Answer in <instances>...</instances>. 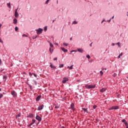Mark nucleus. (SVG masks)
Wrapping results in <instances>:
<instances>
[{
	"label": "nucleus",
	"instance_id": "nucleus-1",
	"mask_svg": "<svg viewBox=\"0 0 128 128\" xmlns=\"http://www.w3.org/2000/svg\"><path fill=\"white\" fill-rule=\"evenodd\" d=\"M85 88H86L88 90H90V88H96V84H94V85H92V84H90V85L86 84L85 86Z\"/></svg>",
	"mask_w": 128,
	"mask_h": 128
},
{
	"label": "nucleus",
	"instance_id": "nucleus-2",
	"mask_svg": "<svg viewBox=\"0 0 128 128\" xmlns=\"http://www.w3.org/2000/svg\"><path fill=\"white\" fill-rule=\"evenodd\" d=\"M35 30L37 34H42L43 30L42 28H38V29L36 30Z\"/></svg>",
	"mask_w": 128,
	"mask_h": 128
},
{
	"label": "nucleus",
	"instance_id": "nucleus-3",
	"mask_svg": "<svg viewBox=\"0 0 128 128\" xmlns=\"http://www.w3.org/2000/svg\"><path fill=\"white\" fill-rule=\"evenodd\" d=\"M11 94L13 98H16L18 96V94L16 91L13 90L11 92Z\"/></svg>",
	"mask_w": 128,
	"mask_h": 128
},
{
	"label": "nucleus",
	"instance_id": "nucleus-4",
	"mask_svg": "<svg viewBox=\"0 0 128 128\" xmlns=\"http://www.w3.org/2000/svg\"><path fill=\"white\" fill-rule=\"evenodd\" d=\"M118 108H120L118 107V106H113L112 107H110L109 108L110 110H118Z\"/></svg>",
	"mask_w": 128,
	"mask_h": 128
},
{
	"label": "nucleus",
	"instance_id": "nucleus-5",
	"mask_svg": "<svg viewBox=\"0 0 128 128\" xmlns=\"http://www.w3.org/2000/svg\"><path fill=\"white\" fill-rule=\"evenodd\" d=\"M36 119L38 120V122H42V118H40V116L38 115H36Z\"/></svg>",
	"mask_w": 128,
	"mask_h": 128
},
{
	"label": "nucleus",
	"instance_id": "nucleus-6",
	"mask_svg": "<svg viewBox=\"0 0 128 128\" xmlns=\"http://www.w3.org/2000/svg\"><path fill=\"white\" fill-rule=\"evenodd\" d=\"M34 122H36V120L35 119L32 120V122L28 126V128H30V126H32V124H34Z\"/></svg>",
	"mask_w": 128,
	"mask_h": 128
},
{
	"label": "nucleus",
	"instance_id": "nucleus-7",
	"mask_svg": "<svg viewBox=\"0 0 128 128\" xmlns=\"http://www.w3.org/2000/svg\"><path fill=\"white\" fill-rule=\"evenodd\" d=\"M18 8L15 9V12H14V16H15V18H18Z\"/></svg>",
	"mask_w": 128,
	"mask_h": 128
},
{
	"label": "nucleus",
	"instance_id": "nucleus-8",
	"mask_svg": "<svg viewBox=\"0 0 128 128\" xmlns=\"http://www.w3.org/2000/svg\"><path fill=\"white\" fill-rule=\"evenodd\" d=\"M44 104H42L41 106H38V110H42L44 108Z\"/></svg>",
	"mask_w": 128,
	"mask_h": 128
},
{
	"label": "nucleus",
	"instance_id": "nucleus-9",
	"mask_svg": "<svg viewBox=\"0 0 128 128\" xmlns=\"http://www.w3.org/2000/svg\"><path fill=\"white\" fill-rule=\"evenodd\" d=\"M66 82H68V78H64L63 80H62V84H66Z\"/></svg>",
	"mask_w": 128,
	"mask_h": 128
},
{
	"label": "nucleus",
	"instance_id": "nucleus-10",
	"mask_svg": "<svg viewBox=\"0 0 128 128\" xmlns=\"http://www.w3.org/2000/svg\"><path fill=\"white\" fill-rule=\"evenodd\" d=\"M26 118H34V114L32 113H30L26 116Z\"/></svg>",
	"mask_w": 128,
	"mask_h": 128
},
{
	"label": "nucleus",
	"instance_id": "nucleus-11",
	"mask_svg": "<svg viewBox=\"0 0 128 128\" xmlns=\"http://www.w3.org/2000/svg\"><path fill=\"white\" fill-rule=\"evenodd\" d=\"M106 90V88H102V89L100 90V92H104Z\"/></svg>",
	"mask_w": 128,
	"mask_h": 128
},
{
	"label": "nucleus",
	"instance_id": "nucleus-12",
	"mask_svg": "<svg viewBox=\"0 0 128 128\" xmlns=\"http://www.w3.org/2000/svg\"><path fill=\"white\" fill-rule=\"evenodd\" d=\"M60 48H61L62 50V52H68V50L64 48L61 47Z\"/></svg>",
	"mask_w": 128,
	"mask_h": 128
},
{
	"label": "nucleus",
	"instance_id": "nucleus-13",
	"mask_svg": "<svg viewBox=\"0 0 128 128\" xmlns=\"http://www.w3.org/2000/svg\"><path fill=\"white\" fill-rule=\"evenodd\" d=\"M50 66L51 68H54V70H56V67L54 66H53L52 62L50 63Z\"/></svg>",
	"mask_w": 128,
	"mask_h": 128
},
{
	"label": "nucleus",
	"instance_id": "nucleus-14",
	"mask_svg": "<svg viewBox=\"0 0 128 128\" xmlns=\"http://www.w3.org/2000/svg\"><path fill=\"white\" fill-rule=\"evenodd\" d=\"M70 108L72 110H74V104L72 103L70 104Z\"/></svg>",
	"mask_w": 128,
	"mask_h": 128
},
{
	"label": "nucleus",
	"instance_id": "nucleus-15",
	"mask_svg": "<svg viewBox=\"0 0 128 128\" xmlns=\"http://www.w3.org/2000/svg\"><path fill=\"white\" fill-rule=\"evenodd\" d=\"M42 98V96L39 95L36 98V102H38L40 101V98Z\"/></svg>",
	"mask_w": 128,
	"mask_h": 128
},
{
	"label": "nucleus",
	"instance_id": "nucleus-16",
	"mask_svg": "<svg viewBox=\"0 0 128 128\" xmlns=\"http://www.w3.org/2000/svg\"><path fill=\"white\" fill-rule=\"evenodd\" d=\"M13 24H18V20L16 18H14L13 20Z\"/></svg>",
	"mask_w": 128,
	"mask_h": 128
},
{
	"label": "nucleus",
	"instance_id": "nucleus-17",
	"mask_svg": "<svg viewBox=\"0 0 128 128\" xmlns=\"http://www.w3.org/2000/svg\"><path fill=\"white\" fill-rule=\"evenodd\" d=\"M77 52L82 53V52H84V50H82V48H78Z\"/></svg>",
	"mask_w": 128,
	"mask_h": 128
},
{
	"label": "nucleus",
	"instance_id": "nucleus-18",
	"mask_svg": "<svg viewBox=\"0 0 128 128\" xmlns=\"http://www.w3.org/2000/svg\"><path fill=\"white\" fill-rule=\"evenodd\" d=\"M7 78H8V76H6L4 75L3 76L4 82H6Z\"/></svg>",
	"mask_w": 128,
	"mask_h": 128
},
{
	"label": "nucleus",
	"instance_id": "nucleus-19",
	"mask_svg": "<svg viewBox=\"0 0 128 128\" xmlns=\"http://www.w3.org/2000/svg\"><path fill=\"white\" fill-rule=\"evenodd\" d=\"M82 110L85 112H86V114H88V109L86 108H82Z\"/></svg>",
	"mask_w": 128,
	"mask_h": 128
},
{
	"label": "nucleus",
	"instance_id": "nucleus-20",
	"mask_svg": "<svg viewBox=\"0 0 128 128\" xmlns=\"http://www.w3.org/2000/svg\"><path fill=\"white\" fill-rule=\"evenodd\" d=\"M20 116H21V114H19L16 115V118H18L20 117Z\"/></svg>",
	"mask_w": 128,
	"mask_h": 128
},
{
	"label": "nucleus",
	"instance_id": "nucleus-21",
	"mask_svg": "<svg viewBox=\"0 0 128 128\" xmlns=\"http://www.w3.org/2000/svg\"><path fill=\"white\" fill-rule=\"evenodd\" d=\"M7 6L9 8H10L12 6H10V3H7Z\"/></svg>",
	"mask_w": 128,
	"mask_h": 128
},
{
	"label": "nucleus",
	"instance_id": "nucleus-22",
	"mask_svg": "<svg viewBox=\"0 0 128 128\" xmlns=\"http://www.w3.org/2000/svg\"><path fill=\"white\" fill-rule=\"evenodd\" d=\"M72 66H68V68H70V70H72V68H72Z\"/></svg>",
	"mask_w": 128,
	"mask_h": 128
},
{
	"label": "nucleus",
	"instance_id": "nucleus-23",
	"mask_svg": "<svg viewBox=\"0 0 128 128\" xmlns=\"http://www.w3.org/2000/svg\"><path fill=\"white\" fill-rule=\"evenodd\" d=\"M124 124H125L126 128H128V122H125Z\"/></svg>",
	"mask_w": 128,
	"mask_h": 128
},
{
	"label": "nucleus",
	"instance_id": "nucleus-24",
	"mask_svg": "<svg viewBox=\"0 0 128 128\" xmlns=\"http://www.w3.org/2000/svg\"><path fill=\"white\" fill-rule=\"evenodd\" d=\"M122 56V53H121L119 54V56L117 57L118 58H120V56Z\"/></svg>",
	"mask_w": 128,
	"mask_h": 128
},
{
	"label": "nucleus",
	"instance_id": "nucleus-25",
	"mask_svg": "<svg viewBox=\"0 0 128 128\" xmlns=\"http://www.w3.org/2000/svg\"><path fill=\"white\" fill-rule=\"evenodd\" d=\"M59 68H64V64H60Z\"/></svg>",
	"mask_w": 128,
	"mask_h": 128
},
{
	"label": "nucleus",
	"instance_id": "nucleus-26",
	"mask_svg": "<svg viewBox=\"0 0 128 128\" xmlns=\"http://www.w3.org/2000/svg\"><path fill=\"white\" fill-rule=\"evenodd\" d=\"M78 24V22L74 20L72 22L73 24Z\"/></svg>",
	"mask_w": 128,
	"mask_h": 128
},
{
	"label": "nucleus",
	"instance_id": "nucleus-27",
	"mask_svg": "<svg viewBox=\"0 0 128 128\" xmlns=\"http://www.w3.org/2000/svg\"><path fill=\"white\" fill-rule=\"evenodd\" d=\"M48 30V26H46L44 27V30L46 32Z\"/></svg>",
	"mask_w": 128,
	"mask_h": 128
},
{
	"label": "nucleus",
	"instance_id": "nucleus-28",
	"mask_svg": "<svg viewBox=\"0 0 128 128\" xmlns=\"http://www.w3.org/2000/svg\"><path fill=\"white\" fill-rule=\"evenodd\" d=\"M63 44H64V46H68V44L66 42L63 43Z\"/></svg>",
	"mask_w": 128,
	"mask_h": 128
},
{
	"label": "nucleus",
	"instance_id": "nucleus-29",
	"mask_svg": "<svg viewBox=\"0 0 128 128\" xmlns=\"http://www.w3.org/2000/svg\"><path fill=\"white\" fill-rule=\"evenodd\" d=\"M100 74L101 76H102V74H104V72H102V70L100 71Z\"/></svg>",
	"mask_w": 128,
	"mask_h": 128
},
{
	"label": "nucleus",
	"instance_id": "nucleus-30",
	"mask_svg": "<svg viewBox=\"0 0 128 128\" xmlns=\"http://www.w3.org/2000/svg\"><path fill=\"white\" fill-rule=\"evenodd\" d=\"M50 48H52L54 46V45L52 44V42H50Z\"/></svg>",
	"mask_w": 128,
	"mask_h": 128
},
{
	"label": "nucleus",
	"instance_id": "nucleus-31",
	"mask_svg": "<svg viewBox=\"0 0 128 128\" xmlns=\"http://www.w3.org/2000/svg\"><path fill=\"white\" fill-rule=\"evenodd\" d=\"M33 82H34V84H35L36 86V84H38V83L36 82V81L34 80Z\"/></svg>",
	"mask_w": 128,
	"mask_h": 128
},
{
	"label": "nucleus",
	"instance_id": "nucleus-32",
	"mask_svg": "<svg viewBox=\"0 0 128 128\" xmlns=\"http://www.w3.org/2000/svg\"><path fill=\"white\" fill-rule=\"evenodd\" d=\"M54 108H60V106L56 105L54 106Z\"/></svg>",
	"mask_w": 128,
	"mask_h": 128
},
{
	"label": "nucleus",
	"instance_id": "nucleus-33",
	"mask_svg": "<svg viewBox=\"0 0 128 128\" xmlns=\"http://www.w3.org/2000/svg\"><path fill=\"white\" fill-rule=\"evenodd\" d=\"M18 26L15 27V31L18 32Z\"/></svg>",
	"mask_w": 128,
	"mask_h": 128
},
{
	"label": "nucleus",
	"instance_id": "nucleus-34",
	"mask_svg": "<svg viewBox=\"0 0 128 128\" xmlns=\"http://www.w3.org/2000/svg\"><path fill=\"white\" fill-rule=\"evenodd\" d=\"M36 38H38V36H34L32 37V38H33V40H36Z\"/></svg>",
	"mask_w": 128,
	"mask_h": 128
},
{
	"label": "nucleus",
	"instance_id": "nucleus-35",
	"mask_svg": "<svg viewBox=\"0 0 128 128\" xmlns=\"http://www.w3.org/2000/svg\"><path fill=\"white\" fill-rule=\"evenodd\" d=\"M86 57L87 58H88V59H90V55H86Z\"/></svg>",
	"mask_w": 128,
	"mask_h": 128
},
{
	"label": "nucleus",
	"instance_id": "nucleus-36",
	"mask_svg": "<svg viewBox=\"0 0 128 128\" xmlns=\"http://www.w3.org/2000/svg\"><path fill=\"white\" fill-rule=\"evenodd\" d=\"M96 108H98V106H96V105L93 106V108L94 110H96Z\"/></svg>",
	"mask_w": 128,
	"mask_h": 128
},
{
	"label": "nucleus",
	"instance_id": "nucleus-37",
	"mask_svg": "<svg viewBox=\"0 0 128 128\" xmlns=\"http://www.w3.org/2000/svg\"><path fill=\"white\" fill-rule=\"evenodd\" d=\"M122 122L124 123L125 122H126V119H123V120H122Z\"/></svg>",
	"mask_w": 128,
	"mask_h": 128
},
{
	"label": "nucleus",
	"instance_id": "nucleus-38",
	"mask_svg": "<svg viewBox=\"0 0 128 128\" xmlns=\"http://www.w3.org/2000/svg\"><path fill=\"white\" fill-rule=\"evenodd\" d=\"M48 2H50V0H46V1L45 2V4H48Z\"/></svg>",
	"mask_w": 128,
	"mask_h": 128
},
{
	"label": "nucleus",
	"instance_id": "nucleus-39",
	"mask_svg": "<svg viewBox=\"0 0 128 128\" xmlns=\"http://www.w3.org/2000/svg\"><path fill=\"white\" fill-rule=\"evenodd\" d=\"M116 44H118V46H120V42H117Z\"/></svg>",
	"mask_w": 128,
	"mask_h": 128
},
{
	"label": "nucleus",
	"instance_id": "nucleus-40",
	"mask_svg": "<svg viewBox=\"0 0 128 128\" xmlns=\"http://www.w3.org/2000/svg\"><path fill=\"white\" fill-rule=\"evenodd\" d=\"M4 96V95H2V94H0V98H2Z\"/></svg>",
	"mask_w": 128,
	"mask_h": 128
},
{
	"label": "nucleus",
	"instance_id": "nucleus-41",
	"mask_svg": "<svg viewBox=\"0 0 128 128\" xmlns=\"http://www.w3.org/2000/svg\"><path fill=\"white\" fill-rule=\"evenodd\" d=\"M50 52H51V53H52V52H53V50H52V48H50Z\"/></svg>",
	"mask_w": 128,
	"mask_h": 128
},
{
	"label": "nucleus",
	"instance_id": "nucleus-42",
	"mask_svg": "<svg viewBox=\"0 0 128 128\" xmlns=\"http://www.w3.org/2000/svg\"><path fill=\"white\" fill-rule=\"evenodd\" d=\"M112 76H116V73H114V74H112Z\"/></svg>",
	"mask_w": 128,
	"mask_h": 128
},
{
	"label": "nucleus",
	"instance_id": "nucleus-43",
	"mask_svg": "<svg viewBox=\"0 0 128 128\" xmlns=\"http://www.w3.org/2000/svg\"><path fill=\"white\" fill-rule=\"evenodd\" d=\"M22 36H25L26 38H28V36H26V34H22Z\"/></svg>",
	"mask_w": 128,
	"mask_h": 128
},
{
	"label": "nucleus",
	"instance_id": "nucleus-44",
	"mask_svg": "<svg viewBox=\"0 0 128 128\" xmlns=\"http://www.w3.org/2000/svg\"><path fill=\"white\" fill-rule=\"evenodd\" d=\"M0 42L4 44V41H2L1 38H0Z\"/></svg>",
	"mask_w": 128,
	"mask_h": 128
},
{
	"label": "nucleus",
	"instance_id": "nucleus-45",
	"mask_svg": "<svg viewBox=\"0 0 128 128\" xmlns=\"http://www.w3.org/2000/svg\"><path fill=\"white\" fill-rule=\"evenodd\" d=\"M32 74H34V76H35V78H36V76H37L36 74L32 73Z\"/></svg>",
	"mask_w": 128,
	"mask_h": 128
},
{
	"label": "nucleus",
	"instance_id": "nucleus-46",
	"mask_svg": "<svg viewBox=\"0 0 128 128\" xmlns=\"http://www.w3.org/2000/svg\"><path fill=\"white\" fill-rule=\"evenodd\" d=\"M29 88H30V90H32V86L29 85Z\"/></svg>",
	"mask_w": 128,
	"mask_h": 128
},
{
	"label": "nucleus",
	"instance_id": "nucleus-47",
	"mask_svg": "<svg viewBox=\"0 0 128 128\" xmlns=\"http://www.w3.org/2000/svg\"><path fill=\"white\" fill-rule=\"evenodd\" d=\"M29 76H32V72H30Z\"/></svg>",
	"mask_w": 128,
	"mask_h": 128
},
{
	"label": "nucleus",
	"instance_id": "nucleus-48",
	"mask_svg": "<svg viewBox=\"0 0 128 128\" xmlns=\"http://www.w3.org/2000/svg\"><path fill=\"white\" fill-rule=\"evenodd\" d=\"M58 60L57 58H54V60Z\"/></svg>",
	"mask_w": 128,
	"mask_h": 128
},
{
	"label": "nucleus",
	"instance_id": "nucleus-49",
	"mask_svg": "<svg viewBox=\"0 0 128 128\" xmlns=\"http://www.w3.org/2000/svg\"><path fill=\"white\" fill-rule=\"evenodd\" d=\"M112 20V18H110L109 20H107V22H110Z\"/></svg>",
	"mask_w": 128,
	"mask_h": 128
},
{
	"label": "nucleus",
	"instance_id": "nucleus-50",
	"mask_svg": "<svg viewBox=\"0 0 128 128\" xmlns=\"http://www.w3.org/2000/svg\"><path fill=\"white\" fill-rule=\"evenodd\" d=\"M112 46H116V44H114V43H112Z\"/></svg>",
	"mask_w": 128,
	"mask_h": 128
},
{
	"label": "nucleus",
	"instance_id": "nucleus-51",
	"mask_svg": "<svg viewBox=\"0 0 128 128\" xmlns=\"http://www.w3.org/2000/svg\"><path fill=\"white\" fill-rule=\"evenodd\" d=\"M106 70V68H102V70Z\"/></svg>",
	"mask_w": 128,
	"mask_h": 128
},
{
	"label": "nucleus",
	"instance_id": "nucleus-52",
	"mask_svg": "<svg viewBox=\"0 0 128 128\" xmlns=\"http://www.w3.org/2000/svg\"><path fill=\"white\" fill-rule=\"evenodd\" d=\"M70 40H72V38H70Z\"/></svg>",
	"mask_w": 128,
	"mask_h": 128
},
{
	"label": "nucleus",
	"instance_id": "nucleus-53",
	"mask_svg": "<svg viewBox=\"0 0 128 128\" xmlns=\"http://www.w3.org/2000/svg\"><path fill=\"white\" fill-rule=\"evenodd\" d=\"M114 18V16H112V18H111V20H112V19H113V18Z\"/></svg>",
	"mask_w": 128,
	"mask_h": 128
},
{
	"label": "nucleus",
	"instance_id": "nucleus-54",
	"mask_svg": "<svg viewBox=\"0 0 128 128\" xmlns=\"http://www.w3.org/2000/svg\"><path fill=\"white\" fill-rule=\"evenodd\" d=\"M104 22V20H102V23Z\"/></svg>",
	"mask_w": 128,
	"mask_h": 128
},
{
	"label": "nucleus",
	"instance_id": "nucleus-55",
	"mask_svg": "<svg viewBox=\"0 0 128 128\" xmlns=\"http://www.w3.org/2000/svg\"><path fill=\"white\" fill-rule=\"evenodd\" d=\"M2 24L0 23V28H2Z\"/></svg>",
	"mask_w": 128,
	"mask_h": 128
},
{
	"label": "nucleus",
	"instance_id": "nucleus-56",
	"mask_svg": "<svg viewBox=\"0 0 128 128\" xmlns=\"http://www.w3.org/2000/svg\"><path fill=\"white\" fill-rule=\"evenodd\" d=\"M92 43L90 44V46H92Z\"/></svg>",
	"mask_w": 128,
	"mask_h": 128
},
{
	"label": "nucleus",
	"instance_id": "nucleus-57",
	"mask_svg": "<svg viewBox=\"0 0 128 128\" xmlns=\"http://www.w3.org/2000/svg\"><path fill=\"white\" fill-rule=\"evenodd\" d=\"M58 0H57V1H56V4H58Z\"/></svg>",
	"mask_w": 128,
	"mask_h": 128
},
{
	"label": "nucleus",
	"instance_id": "nucleus-58",
	"mask_svg": "<svg viewBox=\"0 0 128 128\" xmlns=\"http://www.w3.org/2000/svg\"><path fill=\"white\" fill-rule=\"evenodd\" d=\"M54 22V20H52V23Z\"/></svg>",
	"mask_w": 128,
	"mask_h": 128
},
{
	"label": "nucleus",
	"instance_id": "nucleus-59",
	"mask_svg": "<svg viewBox=\"0 0 128 128\" xmlns=\"http://www.w3.org/2000/svg\"><path fill=\"white\" fill-rule=\"evenodd\" d=\"M74 52V50H72L71 52Z\"/></svg>",
	"mask_w": 128,
	"mask_h": 128
},
{
	"label": "nucleus",
	"instance_id": "nucleus-60",
	"mask_svg": "<svg viewBox=\"0 0 128 128\" xmlns=\"http://www.w3.org/2000/svg\"><path fill=\"white\" fill-rule=\"evenodd\" d=\"M1 91H2V88H0V92H1Z\"/></svg>",
	"mask_w": 128,
	"mask_h": 128
}]
</instances>
